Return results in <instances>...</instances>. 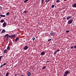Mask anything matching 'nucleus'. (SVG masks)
<instances>
[{
	"instance_id": "nucleus-4",
	"label": "nucleus",
	"mask_w": 76,
	"mask_h": 76,
	"mask_svg": "<svg viewBox=\"0 0 76 76\" xmlns=\"http://www.w3.org/2000/svg\"><path fill=\"white\" fill-rule=\"evenodd\" d=\"M69 71H67L65 72L64 74L65 75L67 76V75L69 74Z\"/></svg>"
},
{
	"instance_id": "nucleus-26",
	"label": "nucleus",
	"mask_w": 76,
	"mask_h": 76,
	"mask_svg": "<svg viewBox=\"0 0 76 76\" xmlns=\"http://www.w3.org/2000/svg\"><path fill=\"white\" fill-rule=\"evenodd\" d=\"M3 57V56H0V61H1V58Z\"/></svg>"
},
{
	"instance_id": "nucleus-34",
	"label": "nucleus",
	"mask_w": 76,
	"mask_h": 76,
	"mask_svg": "<svg viewBox=\"0 0 76 76\" xmlns=\"http://www.w3.org/2000/svg\"><path fill=\"white\" fill-rule=\"evenodd\" d=\"M3 66H4L3 65H1L0 67V68H1V67H3Z\"/></svg>"
},
{
	"instance_id": "nucleus-32",
	"label": "nucleus",
	"mask_w": 76,
	"mask_h": 76,
	"mask_svg": "<svg viewBox=\"0 0 76 76\" xmlns=\"http://www.w3.org/2000/svg\"><path fill=\"white\" fill-rule=\"evenodd\" d=\"M43 2H44V0H42L41 3H42V4L43 3Z\"/></svg>"
},
{
	"instance_id": "nucleus-30",
	"label": "nucleus",
	"mask_w": 76,
	"mask_h": 76,
	"mask_svg": "<svg viewBox=\"0 0 76 76\" xmlns=\"http://www.w3.org/2000/svg\"><path fill=\"white\" fill-rule=\"evenodd\" d=\"M35 37H33L32 38L33 41H34V40H35Z\"/></svg>"
},
{
	"instance_id": "nucleus-3",
	"label": "nucleus",
	"mask_w": 76,
	"mask_h": 76,
	"mask_svg": "<svg viewBox=\"0 0 76 76\" xmlns=\"http://www.w3.org/2000/svg\"><path fill=\"white\" fill-rule=\"evenodd\" d=\"M29 48L28 47V46H25L24 48V50H26L27 49H28Z\"/></svg>"
},
{
	"instance_id": "nucleus-25",
	"label": "nucleus",
	"mask_w": 76,
	"mask_h": 76,
	"mask_svg": "<svg viewBox=\"0 0 76 76\" xmlns=\"http://www.w3.org/2000/svg\"><path fill=\"white\" fill-rule=\"evenodd\" d=\"M6 64H7L6 63H5L3 65V66H6Z\"/></svg>"
},
{
	"instance_id": "nucleus-37",
	"label": "nucleus",
	"mask_w": 76,
	"mask_h": 76,
	"mask_svg": "<svg viewBox=\"0 0 76 76\" xmlns=\"http://www.w3.org/2000/svg\"><path fill=\"white\" fill-rule=\"evenodd\" d=\"M74 47L75 48V49H76V46H74Z\"/></svg>"
},
{
	"instance_id": "nucleus-43",
	"label": "nucleus",
	"mask_w": 76,
	"mask_h": 76,
	"mask_svg": "<svg viewBox=\"0 0 76 76\" xmlns=\"http://www.w3.org/2000/svg\"><path fill=\"white\" fill-rule=\"evenodd\" d=\"M1 30L0 29V31H1Z\"/></svg>"
},
{
	"instance_id": "nucleus-38",
	"label": "nucleus",
	"mask_w": 76,
	"mask_h": 76,
	"mask_svg": "<svg viewBox=\"0 0 76 76\" xmlns=\"http://www.w3.org/2000/svg\"><path fill=\"white\" fill-rule=\"evenodd\" d=\"M63 76H66V75H65V74H64V75Z\"/></svg>"
},
{
	"instance_id": "nucleus-14",
	"label": "nucleus",
	"mask_w": 76,
	"mask_h": 76,
	"mask_svg": "<svg viewBox=\"0 0 76 76\" xmlns=\"http://www.w3.org/2000/svg\"><path fill=\"white\" fill-rule=\"evenodd\" d=\"M7 52V49H5L4 50V53H6Z\"/></svg>"
},
{
	"instance_id": "nucleus-28",
	"label": "nucleus",
	"mask_w": 76,
	"mask_h": 76,
	"mask_svg": "<svg viewBox=\"0 0 76 76\" xmlns=\"http://www.w3.org/2000/svg\"><path fill=\"white\" fill-rule=\"evenodd\" d=\"M9 75V73H7L6 74V76H8V75Z\"/></svg>"
},
{
	"instance_id": "nucleus-11",
	"label": "nucleus",
	"mask_w": 76,
	"mask_h": 76,
	"mask_svg": "<svg viewBox=\"0 0 76 76\" xmlns=\"http://www.w3.org/2000/svg\"><path fill=\"white\" fill-rule=\"evenodd\" d=\"M0 16H1V18H5V17H6V15H0Z\"/></svg>"
},
{
	"instance_id": "nucleus-21",
	"label": "nucleus",
	"mask_w": 76,
	"mask_h": 76,
	"mask_svg": "<svg viewBox=\"0 0 76 76\" xmlns=\"http://www.w3.org/2000/svg\"><path fill=\"white\" fill-rule=\"evenodd\" d=\"M10 48V47L9 46H8L7 48V49L8 50H9Z\"/></svg>"
},
{
	"instance_id": "nucleus-10",
	"label": "nucleus",
	"mask_w": 76,
	"mask_h": 76,
	"mask_svg": "<svg viewBox=\"0 0 76 76\" xmlns=\"http://www.w3.org/2000/svg\"><path fill=\"white\" fill-rule=\"evenodd\" d=\"M19 39V38L18 37H17L15 39V42H17V41H18Z\"/></svg>"
},
{
	"instance_id": "nucleus-23",
	"label": "nucleus",
	"mask_w": 76,
	"mask_h": 76,
	"mask_svg": "<svg viewBox=\"0 0 76 76\" xmlns=\"http://www.w3.org/2000/svg\"><path fill=\"white\" fill-rule=\"evenodd\" d=\"M46 68V66H45L43 67L42 68V69H45Z\"/></svg>"
},
{
	"instance_id": "nucleus-16",
	"label": "nucleus",
	"mask_w": 76,
	"mask_h": 76,
	"mask_svg": "<svg viewBox=\"0 0 76 76\" xmlns=\"http://www.w3.org/2000/svg\"><path fill=\"white\" fill-rule=\"evenodd\" d=\"M4 22V20H2L0 21V22H1V23H3V22Z\"/></svg>"
},
{
	"instance_id": "nucleus-45",
	"label": "nucleus",
	"mask_w": 76,
	"mask_h": 76,
	"mask_svg": "<svg viewBox=\"0 0 76 76\" xmlns=\"http://www.w3.org/2000/svg\"><path fill=\"white\" fill-rule=\"evenodd\" d=\"M1 18V17H0V18Z\"/></svg>"
},
{
	"instance_id": "nucleus-31",
	"label": "nucleus",
	"mask_w": 76,
	"mask_h": 76,
	"mask_svg": "<svg viewBox=\"0 0 76 76\" xmlns=\"http://www.w3.org/2000/svg\"><path fill=\"white\" fill-rule=\"evenodd\" d=\"M48 0H45L46 3H48Z\"/></svg>"
},
{
	"instance_id": "nucleus-39",
	"label": "nucleus",
	"mask_w": 76,
	"mask_h": 76,
	"mask_svg": "<svg viewBox=\"0 0 76 76\" xmlns=\"http://www.w3.org/2000/svg\"><path fill=\"white\" fill-rule=\"evenodd\" d=\"M49 61H47L46 62L47 63H49Z\"/></svg>"
},
{
	"instance_id": "nucleus-7",
	"label": "nucleus",
	"mask_w": 76,
	"mask_h": 76,
	"mask_svg": "<svg viewBox=\"0 0 76 76\" xmlns=\"http://www.w3.org/2000/svg\"><path fill=\"white\" fill-rule=\"evenodd\" d=\"M72 6L74 8L75 7L76 8V3H75L73 4L72 5Z\"/></svg>"
},
{
	"instance_id": "nucleus-5",
	"label": "nucleus",
	"mask_w": 76,
	"mask_h": 76,
	"mask_svg": "<svg viewBox=\"0 0 76 76\" xmlns=\"http://www.w3.org/2000/svg\"><path fill=\"white\" fill-rule=\"evenodd\" d=\"M72 18V16H68L67 18L66 19H67V20H69V19H71V18Z\"/></svg>"
},
{
	"instance_id": "nucleus-40",
	"label": "nucleus",
	"mask_w": 76,
	"mask_h": 76,
	"mask_svg": "<svg viewBox=\"0 0 76 76\" xmlns=\"http://www.w3.org/2000/svg\"><path fill=\"white\" fill-rule=\"evenodd\" d=\"M17 76V74H15V75H14V76Z\"/></svg>"
},
{
	"instance_id": "nucleus-35",
	"label": "nucleus",
	"mask_w": 76,
	"mask_h": 76,
	"mask_svg": "<svg viewBox=\"0 0 76 76\" xmlns=\"http://www.w3.org/2000/svg\"><path fill=\"white\" fill-rule=\"evenodd\" d=\"M69 32V31L67 30L66 31V32L68 33V32Z\"/></svg>"
},
{
	"instance_id": "nucleus-9",
	"label": "nucleus",
	"mask_w": 76,
	"mask_h": 76,
	"mask_svg": "<svg viewBox=\"0 0 76 76\" xmlns=\"http://www.w3.org/2000/svg\"><path fill=\"white\" fill-rule=\"evenodd\" d=\"M10 36L11 38H14V37H15V34L11 35Z\"/></svg>"
},
{
	"instance_id": "nucleus-15",
	"label": "nucleus",
	"mask_w": 76,
	"mask_h": 76,
	"mask_svg": "<svg viewBox=\"0 0 76 76\" xmlns=\"http://www.w3.org/2000/svg\"><path fill=\"white\" fill-rule=\"evenodd\" d=\"M51 36H53V35H54V33H52L50 34Z\"/></svg>"
},
{
	"instance_id": "nucleus-12",
	"label": "nucleus",
	"mask_w": 76,
	"mask_h": 76,
	"mask_svg": "<svg viewBox=\"0 0 76 76\" xmlns=\"http://www.w3.org/2000/svg\"><path fill=\"white\" fill-rule=\"evenodd\" d=\"M27 75L28 76H31V72H28L27 73Z\"/></svg>"
},
{
	"instance_id": "nucleus-13",
	"label": "nucleus",
	"mask_w": 76,
	"mask_h": 76,
	"mask_svg": "<svg viewBox=\"0 0 76 76\" xmlns=\"http://www.w3.org/2000/svg\"><path fill=\"white\" fill-rule=\"evenodd\" d=\"M44 54H45V52H42L41 53V55H42V56H44Z\"/></svg>"
},
{
	"instance_id": "nucleus-27",
	"label": "nucleus",
	"mask_w": 76,
	"mask_h": 76,
	"mask_svg": "<svg viewBox=\"0 0 76 76\" xmlns=\"http://www.w3.org/2000/svg\"><path fill=\"white\" fill-rule=\"evenodd\" d=\"M1 10H2V7H0V11H1Z\"/></svg>"
},
{
	"instance_id": "nucleus-18",
	"label": "nucleus",
	"mask_w": 76,
	"mask_h": 76,
	"mask_svg": "<svg viewBox=\"0 0 76 76\" xmlns=\"http://www.w3.org/2000/svg\"><path fill=\"white\" fill-rule=\"evenodd\" d=\"M28 0H25L24 1V3H26V2H27V1H28Z\"/></svg>"
},
{
	"instance_id": "nucleus-2",
	"label": "nucleus",
	"mask_w": 76,
	"mask_h": 76,
	"mask_svg": "<svg viewBox=\"0 0 76 76\" xmlns=\"http://www.w3.org/2000/svg\"><path fill=\"white\" fill-rule=\"evenodd\" d=\"M73 20L72 19L69 20L68 22V23L69 24V25L71 24V23H72L73 22Z\"/></svg>"
},
{
	"instance_id": "nucleus-41",
	"label": "nucleus",
	"mask_w": 76,
	"mask_h": 76,
	"mask_svg": "<svg viewBox=\"0 0 76 76\" xmlns=\"http://www.w3.org/2000/svg\"><path fill=\"white\" fill-rule=\"evenodd\" d=\"M64 19H66V17L64 18Z\"/></svg>"
},
{
	"instance_id": "nucleus-29",
	"label": "nucleus",
	"mask_w": 76,
	"mask_h": 76,
	"mask_svg": "<svg viewBox=\"0 0 76 76\" xmlns=\"http://www.w3.org/2000/svg\"><path fill=\"white\" fill-rule=\"evenodd\" d=\"M74 48V46H72V47H71L70 49H72L73 48Z\"/></svg>"
},
{
	"instance_id": "nucleus-42",
	"label": "nucleus",
	"mask_w": 76,
	"mask_h": 76,
	"mask_svg": "<svg viewBox=\"0 0 76 76\" xmlns=\"http://www.w3.org/2000/svg\"><path fill=\"white\" fill-rule=\"evenodd\" d=\"M48 1H50V0H48Z\"/></svg>"
},
{
	"instance_id": "nucleus-22",
	"label": "nucleus",
	"mask_w": 76,
	"mask_h": 76,
	"mask_svg": "<svg viewBox=\"0 0 76 76\" xmlns=\"http://www.w3.org/2000/svg\"><path fill=\"white\" fill-rule=\"evenodd\" d=\"M60 51V50L59 49L58 50H57L56 51V53H57V52H59V51Z\"/></svg>"
},
{
	"instance_id": "nucleus-24",
	"label": "nucleus",
	"mask_w": 76,
	"mask_h": 76,
	"mask_svg": "<svg viewBox=\"0 0 76 76\" xmlns=\"http://www.w3.org/2000/svg\"><path fill=\"white\" fill-rule=\"evenodd\" d=\"M57 3H59V2H60V1L59 0H58L56 1Z\"/></svg>"
},
{
	"instance_id": "nucleus-6",
	"label": "nucleus",
	"mask_w": 76,
	"mask_h": 76,
	"mask_svg": "<svg viewBox=\"0 0 76 76\" xmlns=\"http://www.w3.org/2000/svg\"><path fill=\"white\" fill-rule=\"evenodd\" d=\"M6 32V30L4 29L2 30V32L1 33V34H3Z\"/></svg>"
},
{
	"instance_id": "nucleus-17",
	"label": "nucleus",
	"mask_w": 76,
	"mask_h": 76,
	"mask_svg": "<svg viewBox=\"0 0 76 76\" xmlns=\"http://www.w3.org/2000/svg\"><path fill=\"white\" fill-rule=\"evenodd\" d=\"M28 13V11H25L23 12V14H25V13Z\"/></svg>"
},
{
	"instance_id": "nucleus-36",
	"label": "nucleus",
	"mask_w": 76,
	"mask_h": 76,
	"mask_svg": "<svg viewBox=\"0 0 76 76\" xmlns=\"http://www.w3.org/2000/svg\"><path fill=\"white\" fill-rule=\"evenodd\" d=\"M57 52H56V51L55 52V53H53V54H56V53Z\"/></svg>"
},
{
	"instance_id": "nucleus-33",
	"label": "nucleus",
	"mask_w": 76,
	"mask_h": 76,
	"mask_svg": "<svg viewBox=\"0 0 76 76\" xmlns=\"http://www.w3.org/2000/svg\"><path fill=\"white\" fill-rule=\"evenodd\" d=\"M51 39H49L48 40V41H51Z\"/></svg>"
},
{
	"instance_id": "nucleus-44",
	"label": "nucleus",
	"mask_w": 76,
	"mask_h": 76,
	"mask_svg": "<svg viewBox=\"0 0 76 76\" xmlns=\"http://www.w3.org/2000/svg\"><path fill=\"white\" fill-rule=\"evenodd\" d=\"M67 0H64V1H66Z\"/></svg>"
},
{
	"instance_id": "nucleus-1",
	"label": "nucleus",
	"mask_w": 76,
	"mask_h": 76,
	"mask_svg": "<svg viewBox=\"0 0 76 76\" xmlns=\"http://www.w3.org/2000/svg\"><path fill=\"white\" fill-rule=\"evenodd\" d=\"M4 37H5V38H6V39L7 41H8L9 40V39L10 38H11V36L10 35H9V34H6L4 36Z\"/></svg>"
},
{
	"instance_id": "nucleus-8",
	"label": "nucleus",
	"mask_w": 76,
	"mask_h": 76,
	"mask_svg": "<svg viewBox=\"0 0 76 76\" xmlns=\"http://www.w3.org/2000/svg\"><path fill=\"white\" fill-rule=\"evenodd\" d=\"M6 25V22H4L3 24V27H5Z\"/></svg>"
},
{
	"instance_id": "nucleus-19",
	"label": "nucleus",
	"mask_w": 76,
	"mask_h": 76,
	"mask_svg": "<svg viewBox=\"0 0 76 76\" xmlns=\"http://www.w3.org/2000/svg\"><path fill=\"white\" fill-rule=\"evenodd\" d=\"M54 6H55V5L54 4H53L52 5V8H54Z\"/></svg>"
},
{
	"instance_id": "nucleus-20",
	"label": "nucleus",
	"mask_w": 76,
	"mask_h": 76,
	"mask_svg": "<svg viewBox=\"0 0 76 76\" xmlns=\"http://www.w3.org/2000/svg\"><path fill=\"white\" fill-rule=\"evenodd\" d=\"M10 14V12H7L6 14V15H7V16H8V15H9Z\"/></svg>"
}]
</instances>
